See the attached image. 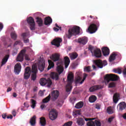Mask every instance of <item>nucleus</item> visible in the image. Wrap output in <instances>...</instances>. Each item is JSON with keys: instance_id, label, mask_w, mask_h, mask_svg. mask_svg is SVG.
<instances>
[{"instance_id": "obj_1", "label": "nucleus", "mask_w": 126, "mask_h": 126, "mask_svg": "<svg viewBox=\"0 0 126 126\" xmlns=\"http://www.w3.org/2000/svg\"><path fill=\"white\" fill-rule=\"evenodd\" d=\"M38 71V69L37 68V66L35 65H32V69L30 67L27 66L25 69V72L24 73V79H29L30 76H31L32 80L35 81L36 78H37V72ZM32 72V76H31Z\"/></svg>"}, {"instance_id": "obj_2", "label": "nucleus", "mask_w": 126, "mask_h": 126, "mask_svg": "<svg viewBox=\"0 0 126 126\" xmlns=\"http://www.w3.org/2000/svg\"><path fill=\"white\" fill-rule=\"evenodd\" d=\"M51 59L53 62H58L57 63V71L61 74L63 71V62L61 61V59L60 58V55L59 54L55 53L53 54L51 57Z\"/></svg>"}, {"instance_id": "obj_3", "label": "nucleus", "mask_w": 126, "mask_h": 126, "mask_svg": "<svg viewBox=\"0 0 126 126\" xmlns=\"http://www.w3.org/2000/svg\"><path fill=\"white\" fill-rule=\"evenodd\" d=\"M76 75L75 84H82L86 79V77H87V74H84V76L82 78V73L81 72H77Z\"/></svg>"}, {"instance_id": "obj_4", "label": "nucleus", "mask_w": 126, "mask_h": 126, "mask_svg": "<svg viewBox=\"0 0 126 126\" xmlns=\"http://www.w3.org/2000/svg\"><path fill=\"white\" fill-rule=\"evenodd\" d=\"M74 76L73 74L70 73L68 74L67 77V85L66 86V92H70L71 91V88H72V82H73V78Z\"/></svg>"}, {"instance_id": "obj_5", "label": "nucleus", "mask_w": 126, "mask_h": 126, "mask_svg": "<svg viewBox=\"0 0 126 126\" xmlns=\"http://www.w3.org/2000/svg\"><path fill=\"white\" fill-rule=\"evenodd\" d=\"M105 83H109L110 81H117L119 80V76L114 74H107L104 77Z\"/></svg>"}, {"instance_id": "obj_6", "label": "nucleus", "mask_w": 126, "mask_h": 126, "mask_svg": "<svg viewBox=\"0 0 126 126\" xmlns=\"http://www.w3.org/2000/svg\"><path fill=\"white\" fill-rule=\"evenodd\" d=\"M94 24H91L88 28V31L90 34L95 33V32L98 30V27L100 26V23L98 21H94Z\"/></svg>"}, {"instance_id": "obj_7", "label": "nucleus", "mask_w": 126, "mask_h": 126, "mask_svg": "<svg viewBox=\"0 0 126 126\" xmlns=\"http://www.w3.org/2000/svg\"><path fill=\"white\" fill-rule=\"evenodd\" d=\"M80 32V28L79 27L75 26L71 29H69L68 34L67 35L68 39H70L72 35H78Z\"/></svg>"}, {"instance_id": "obj_8", "label": "nucleus", "mask_w": 126, "mask_h": 126, "mask_svg": "<svg viewBox=\"0 0 126 126\" xmlns=\"http://www.w3.org/2000/svg\"><path fill=\"white\" fill-rule=\"evenodd\" d=\"M88 49L89 50L91 51V53H92L95 58H101V57H102V52L100 49L94 48V47L92 45H90Z\"/></svg>"}, {"instance_id": "obj_9", "label": "nucleus", "mask_w": 126, "mask_h": 126, "mask_svg": "<svg viewBox=\"0 0 126 126\" xmlns=\"http://www.w3.org/2000/svg\"><path fill=\"white\" fill-rule=\"evenodd\" d=\"M39 83L42 86H45V85H47V87H51V86L52 84H53L52 80H51L50 78L47 79L45 78L40 79Z\"/></svg>"}, {"instance_id": "obj_10", "label": "nucleus", "mask_w": 126, "mask_h": 126, "mask_svg": "<svg viewBox=\"0 0 126 126\" xmlns=\"http://www.w3.org/2000/svg\"><path fill=\"white\" fill-rule=\"evenodd\" d=\"M27 22L30 25V28L31 30H35L36 24L34 21V19L32 17H30L27 19Z\"/></svg>"}, {"instance_id": "obj_11", "label": "nucleus", "mask_w": 126, "mask_h": 126, "mask_svg": "<svg viewBox=\"0 0 126 126\" xmlns=\"http://www.w3.org/2000/svg\"><path fill=\"white\" fill-rule=\"evenodd\" d=\"M94 63L99 68H102L103 66H105V65H107L108 64L106 61H103V62H102L101 60H95Z\"/></svg>"}, {"instance_id": "obj_12", "label": "nucleus", "mask_w": 126, "mask_h": 126, "mask_svg": "<svg viewBox=\"0 0 126 126\" xmlns=\"http://www.w3.org/2000/svg\"><path fill=\"white\" fill-rule=\"evenodd\" d=\"M49 116L51 121H55L58 118V111H51L49 113Z\"/></svg>"}, {"instance_id": "obj_13", "label": "nucleus", "mask_w": 126, "mask_h": 126, "mask_svg": "<svg viewBox=\"0 0 126 126\" xmlns=\"http://www.w3.org/2000/svg\"><path fill=\"white\" fill-rule=\"evenodd\" d=\"M62 39L61 38H57L55 39H54L51 42L52 45L56 46V47H60V45L62 42Z\"/></svg>"}, {"instance_id": "obj_14", "label": "nucleus", "mask_w": 126, "mask_h": 126, "mask_svg": "<svg viewBox=\"0 0 126 126\" xmlns=\"http://www.w3.org/2000/svg\"><path fill=\"white\" fill-rule=\"evenodd\" d=\"M88 42V39L86 37H83L78 38V43H79L80 45H86Z\"/></svg>"}, {"instance_id": "obj_15", "label": "nucleus", "mask_w": 126, "mask_h": 126, "mask_svg": "<svg viewBox=\"0 0 126 126\" xmlns=\"http://www.w3.org/2000/svg\"><path fill=\"white\" fill-rule=\"evenodd\" d=\"M21 64L20 63H17L14 66V72L17 74H19L20 71H21Z\"/></svg>"}, {"instance_id": "obj_16", "label": "nucleus", "mask_w": 126, "mask_h": 126, "mask_svg": "<svg viewBox=\"0 0 126 126\" xmlns=\"http://www.w3.org/2000/svg\"><path fill=\"white\" fill-rule=\"evenodd\" d=\"M52 95V98L53 100H57L58 98L59 97V96H60V92L59 91H53L51 93Z\"/></svg>"}, {"instance_id": "obj_17", "label": "nucleus", "mask_w": 126, "mask_h": 126, "mask_svg": "<svg viewBox=\"0 0 126 126\" xmlns=\"http://www.w3.org/2000/svg\"><path fill=\"white\" fill-rule=\"evenodd\" d=\"M102 89V86L101 85H95L89 89L90 92H94V91H97V90H100Z\"/></svg>"}, {"instance_id": "obj_18", "label": "nucleus", "mask_w": 126, "mask_h": 126, "mask_svg": "<svg viewBox=\"0 0 126 126\" xmlns=\"http://www.w3.org/2000/svg\"><path fill=\"white\" fill-rule=\"evenodd\" d=\"M50 77L52 78V79H54V80H56V81L59 80V79L60 78L59 74L58 73L55 72H52L51 73Z\"/></svg>"}, {"instance_id": "obj_19", "label": "nucleus", "mask_w": 126, "mask_h": 126, "mask_svg": "<svg viewBox=\"0 0 126 126\" xmlns=\"http://www.w3.org/2000/svg\"><path fill=\"white\" fill-rule=\"evenodd\" d=\"M38 66L40 71H43L45 69V62L44 61H39Z\"/></svg>"}, {"instance_id": "obj_20", "label": "nucleus", "mask_w": 126, "mask_h": 126, "mask_svg": "<svg viewBox=\"0 0 126 126\" xmlns=\"http://www.w3.org/2000/svg\"><path fill=\"white\" fill-rule=\"evenodd\" d=\"M102 52L103 56H109L110 55V49L107 47H104L102 48Z\"/></svg>"}, {"instance_id": "obj_21", "label": "nucleus", "mask_w": 126, "mask_h": 126, "mask_svg": "<svg viewBox=\"0 0 126 126\" xmlns=\"http://www.w3.org/2000/svg\"><path fill=\"white\" fill-rule=\"evenodd\" d=\"M53 22V20H52V18L50 17H46L44 19V24L45 25H51Z\"/></svg>"}, {"instance_id": "obj_22", "label": "nucleus", "mask_w": 126, "mask_h": 126, "mask_svg": "<svg viewBox=\"0 0 126 126\" xmlns=\"http://www.w3.org/2000/svg\"><path fill=\"white\" fill-rule=\"evenodd\" d=\"M36 22L38 24L39 27H42L43 26V19L41 18L40 17H36L35 18Z\"/></svg>"}, {"instance_id": "obj_23", "label": "nucleus", "mask_w": 126, "mask_h": 126, "mask_svg": "<svg viewBox=\"0 0 126 126\" xmlns=\"http://www.w3.org/2000/svg\"><path fill=\"white\" fill-rule=\"evenodd\" d=\"M64 65L65 68H67L68 67V65H69V63H70V60L68 57L66 56L64 58Z\"/></svg>"}, {"instance_id": "obj_24", "label": "nucleus", "mask_w": 126, "mask_h": 126, "mask_svg": "<svg viewBox=\"0 0 126 126\" xmlns=\"http://www.w3.org/2000/svg\"><path fill=\"white\" fill-rule=\"evenodd\" d=\"M69 55V58L71 61L75 60V59H77V57H78V54L76 52H73L72 53H70Z\"/></svg>"}, {"instance_id": "obj_25", "label": "nucleus", "mask_w": 126, "mask_h": 126, "mask_svg": "<svg viewBox=\"0 0 126 126\" xmlns=\"http://www.w3.org/2000/svg\"><path fill=\"white\" fill-rule=\"evenodd\" d=\"M118 107L119 108V110H120L121 111L126 110V104L125 103V102H120L118 104Z\"/></svg>"}, {"instance_id": "obj_26", "label": "nucleus", "mask_w": 126, "mask_h": 126, "mask_svg": "<svg viewBox=\"0 0 126 126\" xmlns=\"http://www.w3.org/2000/svg\"><path fill=\"white\" fill-rule=\"evenodd\" d=\"M117 56H118V54L114 52L112 53L109 57V62L111 63L113 61H115L116 60V57H117Z\"/></svg>"}, {"instance_id": "obj_27", "label": "nucleus", "mask_w": 126, "mask_h": 126, "mask_svg": "<svg viewBox=\"0 0 126 126\" xmlns=\"http://www.w3.org/2000/svg\"><path fill=\"white\" fill-rule=\"evenodd\" d=\"M119 98H120V94L116 93L113 95V102L114 103H117L119 101Z\"/></svg>"}, {"instance_id": "obj_28", "label": "nucleus", "mask_w": 126, "mask_h": 126, "mask_svg": "<svg viewBox=\"0 0 126 126\" xmlns=\"http://www.w3.org/2000/svg\"><path fill=\"white\" fill-rule=\"evenodd\" d=\"M77 123L78 126H84V124H85V121L83 120V119L80 118L77 120Z\"/></svg>"}, {"instance_id": "obj_29", "label": "nucleus", "mask_w": 126, "mask_h": 126, "mask_svg": "<svg viewBox=\"0 0 126 126\" xmlns=\"http://www.w3.org/2000/svg\"><path fill=\"white\" fill-rule=\"evenodd\" d=\"M97 100V96L94 95H91L89 98V101L90 103H94Z\"/></svg>"}, {"instance_id": "obj_30", "label": "nucleus", "mask_w": 126, "mask_h": 126, "mask_svg": "<svg viewBox=\"0 0 126 126\" xmlns=\"http://www.w3.org/2000/svg\"><path fill=\"white\" fill-rule=\"evenodd\" d=\"M30 123L31 126H34L36 125V116H33L30 120Z\"/></svg>"}, {"instance_id": "obj_31", "label": "nucleus", "mask_w": 126, "mask_h": 126, "mask_svg": "<svg viewBox=\"0 0 126 126\" xmlns=\"http://www.w3.org/2000/svg\"><path fill=\"white\" fill-rule=\"evenodd\" d=\"M9 58V55H6L4 57V58L2 60L1 65V66H2V65H3V64H5V63H6V62L8 60Z\"/></svg>"}, {"instance_id": "obj_32", "label": "nucleus", "mask_w": 126, "mask_h": 126, "mask_svg": "<svg viewBox=\"0 0 126 126\" xmlns=\"http://www.w3.org/2000/svg\"><path fill=\"white\" fill-rule=\"evenodd\" d=\"M83 105H84V103L83 101H80L76 103L75 108L76 109H81L83 107Z\"/></svg>"}, {"instance_id": "obj_33", "label": "nucleus", "mask_w": 126, "mask_h": 126, "mask_svg": "<svg viewBox=\"0 0 126 126\" xmlns=\"http://www.w3.org/2000/svg\"><path fill=\"white\" fill-rule=\"evenodd\" d=\"M40 124L41 126H45L46 125V118L44 117H41L40 118Z\"/></svg>"}, {"instance_id": "obj_34", "label": "nucleus", "mask_w": 126, "mask_h": 126, "mask_svg": "<svg viewBox=\"0 0 126 126\" xmlns=\"http://www.w3.org/2000/svg\"><path fill=\"white\" fill-rule=\"evenodd\" d=\"M48 63L49 66L47 68L48 70H50L51 68H52V67H54L55 66V64L54 63V62H53L52 61L49 60H48Z\"/></svg>"}, {"instance_id": "obj_35", "label": "nucleus", "mask_w": 126, "mask_h": 126, "mask_svg": "<svg viewBox=\"0 0 126 126\" xmlns=\"http://www.w3.org/2000/svg\"><path fill=\"white\" fill-rule=\"evenodd\" d=\"M16 61L17 62H23V61H24V56H23V55L18 54L16 58Z\"/></svg>"}, {"instance_id": "obj_36", "label": "nucleus", "mask_w": 126, "mask_h": 126, "mask_svg": "<svg viewBox=\"0 0 126 126\" xmlns=\"http://www.w3.org/2000/svg\"><path fill=\"white\" fill-rule=\"evenodd\" d=\"M81 115V113L80 111H74L73 112V116L74 118H76V117H78V116H80Z\"/></svg>"}, {"instance_id": "obj_37", "label": "nucleus", "mask_w": 126, "mask_h": 126, "mask_svg": "<svg viewBox=\"0 0 126 126\" xmlns=\"http://www.w3.org/2000/svg\"><path fill=\"white\" fill-rule=\"evenodd\" d=\"M51 100V94L42 100L43 103H48Z\"/></svg>"}, {"instance_id": "obj_38", "label": "nucleus", "mask_w": 126, "mask_h": 126, "mask_svg": "<svg viewBox=\"0 0 126 126\" xmlns=\"http://www.w3.org/2000/svg\"><path fill=\"white\" fill-rule=\"evenodd\" d=\"M11 37L12 39H13V40H16V38H17V35L15 32H13L11 33Z\"/></svg>"}, {"instance_id": "obj_39", "label": "nucleus", "mask_w": 126, "mask_h": 126, "mask_svg": "<svg viewBox=\"0 0 126 126\" xmlns=\"http://www.w3.org/2000/svg\"><path fill=\"white\" fill-rule=\"evenodd\" d=\"M31 107L32 108V109H34L35 107H36V100H34V99H31Z\"/></svg>"}, {"instance_id": "obj_40", "label": "nucleus", "mask_w": 126, "mask_h": 126, "mask_svg": "<svg viewBox=\"0 0 126 126\" xmlns=\"http://www.w3.org/2000/svg\"><path fill=\"white\" fill-rule=\"evenodd\" d=\"M113 71L115 73H118V74H121L122 73V69L120 68L114 69Z\"/></svg>"}, {"instance_id": "obj_41", "label": "nucleus", "mask_w": 126, "mask_h": 126, "mask_svg": "<svg viewBox=\"0 0 126 126\" xmlns=\"http://www.w3.org/2000/svg\"><path fill=\"white\" fill-rule=\"evenodd\" d=\"M116 87V83L112 82L109 84L108 88H113Z\"/></svg>"}, {"instance_id": "obj_42", "label": "nucleus", "mask_w": 126, "mask_h": 126, "mask_svg": "<svg viewBox=\"0 0 126 126\" xmlns=\"http://www.w3.org/2000/svg\"><path fill=\"white\" fill-rule=\"evenodd\" d=\"M87 126H95V122L92 121H89L87 124Z\"/></svg>"}, {"instance_id": "obj_43", "label": "nucleus", "mask_w": 126, "mask_h": 126, "mask_svg": "<svg viewBox=\"0 0 126 126\" xmlns=\"http://www.w3.org/2000/svg\"><path fill=\"white\" fill-rule=\"evenodd\" d=\"M84 70L86 72H90L91 71V67L90 66H87L84 68Z\"/></svg>"}, {"instance_id": "obj_44", "label": "nucleus", "mask_w": 126, "mask_h": 126, "mask_svg": "<svg viewBox=\"0 0 126 126\" xmlns=\"http://www.w3.org/2000/svg\"><path fill=\"white\" fill-rule=\"evenodd\" d=\"M25 53H26V50H25V49H23V50H22L20 51V53L19 54V55H22V56H23L24 57V55H25Z\"/></svg>"}, {"instance_id": "obj_45", "label": "nucleus", "mask_w": 126, "mask_h": 126, "mask_svg": "<svg viewBox=\"0 0 126 126\" xmlns=\"http://www.w3.org/2000/svg\"><path fill=\"white\" fill-rule=\"evenodd\" d=\"M94 124L96 126H101V122L99 120H95Z\"/></svg>"}, {"instance_id": "obj_46", "label": "nucleus", "mask_w": 126, "mask_h": 126, "mask_svg": "<svg viewBox=\"0 0 126 126\" xmlns=\"http://www.w3.org/2000/svg\"><path fill=\"white\" fill-rule=\"evenodd\" d=\"M72 125V122L69 121L65 123L63 126H71Z\"/></svg>"}, {"instance_id": "obj_47", "label": "nucleus", "mask_w": 126, "mask_h": 126, "mask_svg": "<svg viewBox=\"0 0 126 126\" xmlns=\"http://www.w3.org/2000/svg\"><path fill=\"white\" fill-rule=\"evenodd\" d=\"M95 109H97L98 110H100L101 109V104L99 103H96L95 106Z\"/></svg>"}, {"instance_id": "obj_48", "label": "nucleus", "mask_w": 126, "mask_h": 126, "mask_svg": "<svg viewBox=\"0 0 126 126\" xmlns=\"http://www.w3.org/2000/svg\"><path fill=\"white\" fill-rule=\"evenodd\" d=\"M71 103L72 104L74 103L75 101H76V98L73 97L70 98Z\"/></svg>"}, {"instance_id": "obj_49", "label": "nucleus", "mask_w": 126, "mask_h": 126, "mask_svg": "<svg viewBox=\"0 0 126 126\" xmlns=\"http://www.w3.org/2000/svg\"><path fill=\"white\" fill-rule=\"evenodd\" d=\"M114 118L115 117H111L110 118H109L108 120V123H109V124H111V123H112V122L113 121Z\"/></svg>"}, {"instance_id": "obj_50", "label": "nucleus", "mask_w": 126, "mask_h": 126, "mask_svg": "<svg viewBox=\"0 0 126 126\" xmlns=\"http://www.w3.org/2000/svg\"><path fill=\"white\" fill-rule=\"evenodd\" d=\"M25 60H26V61H30V58H29V56L27 54H26L25 55Z\"/></svg>"}, {"instance_id": "obj_51", "label": "nucleus", "mask_w": 126, "mask_h": 126, "mask_svg": "<svg viewBox=\"0 0 126 126\" xmlns=\"http://www.w3.org/2000/svg\"><path fill=\"white\" fill-rule=\"evenodd\" d=\"M21 41L20 40L16 41L14 44V46H17V45H20Z\"/></svg>"}, {"instance_id": "obj_52", "label": "nucleus", "mask_w": 126, "mask_h": 126, "mask_svg": "<svg viewBox=\"0 0 126 126\" xmlns=\"http://www.w3.org/2000/svg\"><path fill=\"white\" fill-rule=\"evenodd\" d=\"M22 36L23 39L26 38L27 36V33H26V32L23 33L22 34Z\"/></svg>"}, {"instance_id": "obj_53", "label": "nucleus", "mask_w": 126, "mask_h": 126, "mask_svg": "<svg viewBox=\"0 0 126 126\" xmlns=\"http://www.w3.org/2000/svg\"><path fill=\"white\" fill-rule=\"evenodd\" d=\"M23 40L24 43H29V39L26 38H23Z\"/></svg>"}, {"instance_id": "obj_54", "label": "nucleus", "mask_w": 126, "mask_h": 126, "mask_svg": "<svg viewBox=\"0 0 126 126\" xmlns=\"http://www.w3.org/2000/svg\"><path fill=\"white\" fill-rule=\"evenodd\" d=\"M38 95L39 96H43L44 95V92L42 91H40L38 93Z\"/></svg>"}, {"instance_id": "obj_55", "label": "nucleus", "mask_w": 126, "mask_h": 126, "mask_svg": "<svg viewBox=\"0 0 126 126\" xmlns=\"http://www.w3.org/2000/svg\"><path fill=\"white\" fill-rule=\"evenodd\" d=\"M106 111H113V107H112L111 106H109Z\"/></svg>"}, {"instance_id": "obj_56", "label": "nucleus", "mask_w": 126, "mask_h": 126, "mask_svg": "<svg viewBox=\"0 0 126 126\" xmlns=\"http://www.w3.org/2000/svg\"><path fill=\"white\" fill-rule=\"evenodd\" d=\"M2 119H6V118H7V115L5 114H3L2 115Z\"/></svg>"}, {"instance_id": "obj_57", "label": "nucleus", "mask_w": 126, "mask_h": 126, "mask_svg": "<svg viewBox=\"0 0 126 126\" xmlns=\"http://www.w3.org/2000/svg\"><path fill=\"white\" fill-rule=\"evenodd\" d=\"M107 113L109 114V115H111L112 114H114V111H107Z\"/></svg>"}, {"instance_id": "obj_58", "label": "nucleus", "mask_w": 126, "mask_h": 126, "mask_svg": "<svg viewBox=\"0 0 126 126\" xmlns=\"http://www.w3.org/2000/svg\"><path fill=\"white\" fill-rule=\"evenodd\" d=\"M2 28H3V25H2L1 23H0V31L2 30Z\"/></svg>"}, {"instance_id": "obj_59", "label": "nucleus", "mask_w": 126, "mask_h": 126, "mask_svg": "<svg viewBox=\"0 0 126 126\" xmlns=\"http://www.w3.org/2000/svg\"><path fill=\"white\" fill-rule=\"evenodd\" d=\"M12 90V89L10 87H9L7 89V92H10V91H11Z\"/></svg>"}, {"instance_id": "obj_60", "label": "nucleus", "mask_w": 126, "mask_h": 126, "mask_svg": "<svg viewBox=\"0 0 126 126\" xmlns=\"http://www.w3.org/2000/svg\"><path fill=\"white\" fill-rule=\"evenodd\" d=\"M13 117L11 115H9V116H7V119H12Z\"/></svg>"}, {"instance_id": "obj_61", "label": "nucleus", "mask_w": 126, "mask_h": 126, "mask_svg": "<svg viewBox=\"0 0 126 126\" xmlns=\"http://www.w3.org/2000/svg\"><path fill=\"white\" fill-rule=\"evenodd\" d=\"M54 31H55L56 32H58V31H59V30H60L59 29H58V28H54Z\"/></svg>"}, {"instance_id": "obj_62", "label": "nucleus", "mask_w": 126, "mask_h": 126, "mask_svg": "<svg viewBox=\"0 0 126 126\" xmlns=\"http://www.w3.org/2000/svg\"><path fill=\"white\" fill-rule=\"evenodd\" d=\"M12 114L14 117H15L16 116V112H15V111H12Z\"/></svg>"}, {"instance_id": "obj_63", "label": "nucleus", "mask_w": 126, "mask_h": 126, "mask_svg": "<svg viewBox=\"0 0 126 126\" xmlns=\"http://www.w3.org/2000/svg\"><path fill=\"white\" fill-rule=\"evenodd\" d=\"M122 118H123V119H124V120H126V113H125V114L122 116Z\"/></svg>"}, {"instance_id": "obj_64", "label": "nucleus", "mask_w": 126, "mask_h": 126, "mask_svg": "<svg viewBox=\"0 0 126 126\" xmlns=\"http://www.w3.org/2000/svg\"><path fill=\"white\" fill-rule=\"evenodd\" d=\"M123 74L125 75H126V68L124 69V70H123Z\"/></svg>"}]
</instances>
